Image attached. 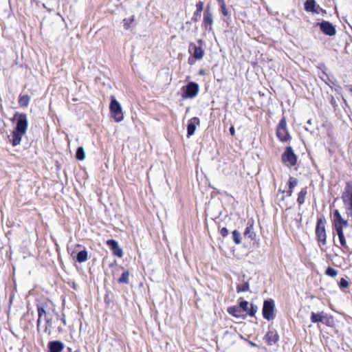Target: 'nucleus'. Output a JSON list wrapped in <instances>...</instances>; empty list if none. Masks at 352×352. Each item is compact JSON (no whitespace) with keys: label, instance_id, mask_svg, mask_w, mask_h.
Here are the masks:
<instances>
[{"label":"nucleus","instance_id":"1","mask_svg":"<svg viewBox=\"0 0 352 352\" xmlns=\"http://www.w3.org/2000/svg\"><path fill=\"white\" fill-rule=\"evenodd\" d=\"M342 199L348 217H352V182L346 183L344 191L342 194Z\"/></svg>","mask_w":352,"mask_h":352},{"label":"nucleus","instance_id":"2","mask_svg":"<svg viewBox=\"0 0 352 352\" xmlns=\"http://www.w3.org/2000/svg\"><path fill=\"white\" fill-rule=\"evenodd\" d=\"M109 109L112 116L117 122H121L123 118V113L120 104L117 101L114 96L111 97Z\"/></svg>","mask_w":352,"mask_h":352},{"label":"nucleus","instance_id":"3","mask_svg":"<svg viewBox=\"0 0 352 352\" xmlns=\"http://www.w3.org/2000/svg\"><path fill=\"white\" fill-rule=\"evenodd\" d=\"M316 234L317 239L320 243V245H324L327 243L326 238V230H325V220L322 218H319L317 220V225L316 228Z\"/></svg>","mask_w":352,"mask_h":352},{"label":"nucleus","instance_id":"4","mask_svg":"<svg viewBox=\"0 0 352 352\" xmlns=\"http://www.w3.org/2000/svg\"><path fill=\"white\" fill-rule=\"evenodd\" d=\"M274 303L272 300H265L263 302L262 314L265 319L268 321L274 318Z\"/></svg>","mask_w":352,"mask_h":352},{"label":"nucleus","instance_id":"5","mask_svg":"<svg viewBox=\"0 0 352 352\" xmlns=\"http://www.w3.org/2000/svg\"><path fill=\"white\" fill-rule=\"evenodd\" d=\"M282 161L289 166H294L296 165L297 157L291 146H287L286 148L285 151L282 155Z\"/></svg>","mask_w":352,"mask_h":352},{"label":"nucleus","instance_id":"6","mask_svg":"<svg viewBox=\"0 0 352 352\" xmlns=\"http://www.w3.org/2000/svg\"><path fill=\"white\" fill-rule=\"evenodd\" d=\"M198 43L199 45H197L193 43H190L189 45L188 52L197 60H200L204 55V51L202 48L203 41L199 40Z\"/></svg>","mask_w":352,"mask_h":352},{"label":"nucleus","instance_id":"7","mask_svg":"<svg viewBox=\"0 0 352 352\" xmlns=\"http://www.w3.org/2000/svg\"><path fill=\"white\" fill-rule=\"evenodd\" d=\"M28 126V121L25 113L19 115L14 131L25 133Z\"/></svg>","mask_w":352,"mask_h":352},{"label":"nucleus","instance_id":"8","mask_svg":"<svg viewBox=\"0 0 352 352\" xmlns=\"http://www.w3.org/2000/svg\"><path fill=\"white\" fill-rule=\"evenodd\" d=\"M199 92V85L194 82H189L186 86L183 95L184 98H195Z\"/></svg>","mask_w":352,"mask_h":352},{"label":"nucleus","instance_id":"9","mask_svg":"<svg viewBox=\"0 0 352 352\" xmlns=\"http://www.w3.org/2000/svg\"><path fill=\"white\" fill-rule=\"evenodd\" d=\"M320 30L326 35L334 36L336 34L335 27L329 21H323L318 23Z\"/></svg>","mask_w":352,"mask_h":352},{"label":"nucleus","instance_id":"10","mask_svg":"<svg viewBox=\"0 0 352 352\" xmlns=\"http://www.w3.org/2000/svg\"><path fill=\"white\" fill-rule=\"evenodd\" d=\"M310 319L314 323L321 322L324 324H328L329 323L330 318L328 317L327 314L321 311L319 313L311 312Z\"/></svg>","mask_w":352,"mask_h":352},{"label":"nucleus","instance_id":"11","mask_svg":"<svg viewBox=\"0 0 352 352\" xmlns=\"http://www.w3.org/2000/svg\"><path fill=\"white\" fill-rule=\"evenodd\" d=\"M200 124V120L198 118L194 117L189 120L187 125V137L190 138L192 136L195 131L197 126Z\"/></svg>","mask_w":352,"mask_h":352},{"label":"nucleus","instance_id":"12","mask_svg":"<svg viewBox=\"0 0 352 352\" xmlns=\"http://www.w3.org/2000/svg\"><path fill=\"white\" fill-rule=\"evenodd\" d=\"M212 23V14L210 10L206 8L204 13L203 25L206 30H211Z\"/></svg>","mask_w":352,"mask_h":352},{"label":"nucleus","instance_id":"13","mask_svg":"<svg viewBox=\"0 0 352 352\" xmlns=\"http://www.w3.org/2000/svg\"><path fill=\"white\" fill-rule=\"evenodd\" d=\"M244 236L250 239V240H254L256 237V233L254 230V221L250 219L248 221L247 227L244 231Z\"/></svg>","mask_w":352,"mask_h":352},{"label":"nucleus","instance_id":"14","mask_svg":"<svg viewBox=\"0 0 352 352\" xmlns=\"http://www.w3.org/2000/svg\"><path fill=\"white\" fill-rule=\"evenodd\" d=\"M278 339L279 336L276 330H269L265 336V340L269 345L276 344Z\"/></svg>","mask_w":352,"mask_h":352},{"label":"nucleus","instance_id":"15","mask_svg":"<svg viewBox=\"0 0 352 352\" xmlns=\"http://www.w3.org/2000/svg\"><path fill=\"white\" fill-rule=\"evenodd\" d=\"M107 244L111 248L114 255L120 258L123 256L122 250L119 247L118 243L116 241L109 239L107 241Z\"/></svg>","mask_w":352,"mask_h":352},{"label":"nucleus","instance_id":"16","mask_svg":"<svg viewBox=\"0 0 352 352\" xmlns=\"http://www.w3.org/2000/svg\"><path fill=\"white\" fill-rule=\"evenodd\" d=\"M64 349V344L59 340L51 341L48 343L49 352H61Z\"/></svg>","mask_w":352,"mask_h":352},{"label":"nucleus","instance_id":"17","mask_svg":"<svg viewBox=\"0 0 352 352\" xmlns=\"http://www.w3.org/2000/svg\"><path fill=\"white\" fill-rule=\"evenodd\" d=\"M24 133H20L16 131H13L12 133V140L11 143L13 146H16L20 144L21 142L22 137L25 135Z\"/></svg>","mask_w":352,"mask_h":352},{"label":"nucleus","instance_id":"18","mask_svg":"<svg viewBox=\"0 0 352 352\" xmlns=\"http://www.w3.org/2000/svg\"><path fill=\"white\" fill-rule=\"evenodd\" d=\"M227 311L230 315H231L236 318H240L243 316L242 311L241 310L239 305L230 307L228 308Z\"/></svg>","mask_w":352,"mask_h":352},{"label":"nucleus","instance_id":"19","mask_svg":"<svg viewBox=\"0 0 352 352\" xmlns=\"http://www.w3.org/2000/svg\"><path fill=\"white\" fill-rule=\"evenodd\" d=\"M298 184V179L295 177H290L288 182V190L287 191V196L291 197L293 193L294 188L297 186Z\"/></svg>","mask_w":352,"mask_h":352},{"label":"nucleus","instance_id":"20","mask_svg":"<svg viewBox=\"0 0 352 352\" xmlns=\"http://www.w3.org/2000/svg\"><path fill=\"white\" fill-rule=\"evenodd\" d=\"M276 135L282 142H287L290 139L287 129H276Z\"/></svg>","mask_w":352,"mask_h":352},{"label":"nucleus","instance_id":"21","mask_svg":"<svg viewBox=\"0 0 352 352\" xmlns=\"http://www.w3.org/2000/svg\"><path fill=\"white\" fill-rule=\"evenodd\" d=\"M336 232L338 236L339 241L342 247L344 249L349 250V247L346 244V241L345 240L344 232L343 230H342V228L340 227L338 228Z\"/></svg>","mask_w":352,"mask_h":352},{"label":"nucleus","instance_id":"22","mask_svg":"<svg viewBox=\"0 0 352 352\" xmlns=\"http://www.w3.org/2000/svg\"><path fill=\"white\" fill-rule=\"evenodd\" d=\"M307 194V188H302L298 195L297 202L299 206L303 204L305 201V197Z\"/></svg>","mask_w":352,"mask_h":352},{"label":"nucleus","instance_id":"23","mask_svg":"<svg viewBox=\"0 0 352 352\" xmlns=\"http://www.w3.org/2000/svg\"><path fill=\"white\" fill-rule=\"evenodd\" d=\"M88 259V253L86 250L80 251L76 255V260L78 263H84Z\"/></svg>","mask_w":352,"mask_h":352},{"label":"nucleus","instance_id":"24","mask_svg":"<svg viewBox=\"0 0 352 352\" xmlns=\"http://www.w3.org/2000/svg\"><path fill=\"white\" fill-rule=\"evenodd\" d=\"M316 3L315 0H306L305 3V10L307 12H311L314 13V10L316 9Z\"/></svg>","mask_w":352,"mask_h":352},{"label":"nucleus","instance_id":"25","mask_svg":"<svg viewBox=\"0 0 352 352\" xmlns=\"http://www.w3.org/2000/svg\"><path fill=\"white\" fill-rule=\"evenodd\" d=\"M30 100V98L28 95H21L19 98V104L21 107H27Z\"/></svg>","mask_w":352,"mask_h":352},{"label":"nucleus","instance_id":"26","mask_svg":"<svg viewBox=\"0 0 352 352\" xmlns=\"http://www.w3.org/2000/svg\"><path fill=\"white\" fill-rule=\"evenodd\" d=\"M38 318L37 320V328H38V329H39L40 326H41V318L43 316H46V311H45L44 307H43L41 306H38Z\"/></svg>","mask_w":352,"mask_h":352},{"label":"nucleus","instance_id":"27","mask_svg":"<svg viewBox=\"0 0 352 352\" xmlns=\"http://www.w3.org/2000/svg\"><path fill=\"white\" fill-rule=\"evenodd\" d=\"M119 283L122 284H127L129 281V273L128 271H124L121 276L118 280Z\"/></svg>","mask_w":352,"mask_h":352},{"label":"nucleus","instance_id":"28","mask_svg":"<svg viewBox=\"0 0 352 352\" xmlns=\"http://www.w3.org/2000/svg\"><path fill=\"white\" fill-rule=\"evenodd\" d=\"M76 157L78 160H83L85 158V153L84 148L80 146L76 150Z\"/></svg>","mask_w":352,"mask_h":352},{"label":"nucleus","instance_id":"29","mask_svg":"<svg viewBox=\"0 0 352 352\" xmlns=\"http://www.w3.org/2000/svg\"><path fill=\"white\" fill-rule=\"evenodd\" d=\"M135 20V16L134 15H132L131 17L128 18V19H124L123 20V23H124V29L126 30H128L131 28V25L133 23Z\"/></svg>","mask_w":352,"mask_h":352},{"label":"nucleus","instance_id":"30","mask_svg":"<svg viewBox=\"0 0 352 352\" xmlns=\"http://www.w3.org/2000/svg\"><path fill=\"white\" fill-rule=\"evenodd\" d=\"M250 289L249 283L248 282L244 283L242 285H238L236 286V291L238 293L248 292Z\"/></svg>","mask_w":352,"mask_h":352},{"label":"nucleus","instance_id":"31","mask_svg":"<svg viewBox=\"0 0 352 352\" xmlns=\"http://www.w3.org/2000/svg\"><path fill=\"white\" fill-rule=\"evenodd\" d=\"M232 239L236 244H240L241 241V233L237 230H234L232 232Z\"/></svg>","mask_w":352,"mask_h":352},{"label":"nucleus","instance_id":"32","mask_svg":"<svg viewBox=\"0 0 352 352\" xmlns=\"http://www.w3.org/2000/svg\"><path fill=\"white\" fill-rule=\"evenodd\" d=\"M325 274L331 277H335L338 275V271L331 267H328L325 270Z\"/></svg>","mask_w":352,"mask_h":352},{"label":"nucleus","instance_id":"33","mask_svg":"<svg viewBox=\"0 0 352 352\" xmlns=\"http://www.w3.org/2000/svg\"><path fill=\"white\" fill-rule=\"evenodd\" d=\"M343 218L342 217L340 212L338 210H336L333 212V220H334V226L337 223H339Z\"/></svg>","mask_w":352,"mask_h":352},{"label":"nucleus","instance_id":"34","mask_svg":"<svg viewBox=\"0 0 352 352\" xmlns=\"http://www.w3.org/2000/svg\"><path fill=\"white\" fill-rule=\"evenodd\" d=\"M249 302L246 300H243L239 302V307L241 311H245L248 313L249 311Z\"/></svg>","mask_w":352,"mask_h":352},{"label":"nucleus","instance_id":"35","mask_svg":"<svg viewBox=\"0 0 352 352\" xmlns=\"http://www.w3.org/2000/svg\"><path fill=\"white\" fill-rule=\"evenodd\" d=\"M257 310H258L257 306L251 303V304H250V309L247 314L249 316L252 317V316H255V314L256 313Z\"/></svg>","mask_w":352,"mask_h":352},{"label":"nucleus","instance_id":"36","mask_svg":"<svg viewBox=\"0 0 352 352\" xmlns=\"http://www.w3.org/2000/svg\"><path fill=\"white\" fill-rule=\"evenodd\" d=\"M196 11L195 12V15H201V12L204 9V3L202 1H199L196 4Z\"/></svg>","mask_w":352,"mask_h":352},{"label":"nucleus","instance_id":"37","mask_svg":"<svg viewBox=\"0 0 352 352\" xmlns=\"http://www.w3.org/2000/svg\"><path fill=\"white\" fill-rule=\"evenodd\" d=\"M219 4H220V7H221V13L224 15V16H228V11L226 8V3H225V1H222V2H218Z\"/></svg>","mask_w":352,"mask_h":352},{"label":"nucleus","instance_id":"38","mask_svg":"<svg viewBox=\"0 0 352 352\" xmlns=\"http://www.w3.org/2000/svg\"><path fill=\"white\" fill-rule=\"evenodd\" d=\"M349 226L348 221L346 220L342 219L339 223H337L335 226L336 230L337 228L340 227L342 230H343V228H346Z\"/></svg>","mask_w":352,"mask_h":352},{"label":"nucleus","instance_id":"39","mask_svg":"<svg viewBox=\"0 0 352 352\" xmlns=\"http://www.w3.org/2000/svg\"><path fill=\"white\" fill-rule=\"evenodd\" d=\"M277 129H287L286 120L284 117L280 120Z\"/></svg>","mask_w":352,"mask_h":352},{"label":"nucleus","instance_id":"40","mask_svg":"<svg viewBox=\"0 0 352 352\" xmlns=\"http://www.w3.org/2000/svg\"><path fill=\"white\" fill-rule=\"evenodd\" d=\"M349 282L345 278H342L339 283V286L340 288H346L349 287Z\"/></svg>","mask_w":352,"mask_h":352},{"label":"nucleus","instance_id":"41","mask_svg":"<svg viewBox=\"0 0 352 352\" xmlns=\"http://www.w3.org/2000/svg\"><path fill=\"white\" fill-rule=\"evenodd\" d=\"M45 321H46V326L45 327L44 331L47 332L48 327L52 326V319L49 318L47 316H45Z\"/></svg>","mask_w":352,"mask_h":352},{"label":"nucleus","instance_id":"42","mask_svg":"<svg viewBox=\"0 0 352 352\" xmlns=\"http://www.w3.org/2000/svg\"><path fill=\"white\" fill-rule=\"evenodd\" d=\"M314 13H316V14H320V13L326 14V11H325V10L322 9V8H320V6L316 5V9L314 10Z\"/></svg>","mask_w":352,"mask_h":352},{"label":"nucleus","instance_id":"43","mask_svg":"<svg viewBox=\"0 0 352 352\" xmlns=\"http://www.w3.org/2000/svg\"><path fill=\"white\" fill-rule=\"evenodd\" d=\"M219 232L223 237L227 236L229 233L228 230L226 228H221Z\"/></svg>","mask_w":352,"mask_h":352},{"label":"nucleus","instance_id":"44","mask_svg":"<svg viewBox=\"0 0 352 352\" xmlns=\"http://www.w3.org/2000/svg\"><path fill=\"white\" fill-rule=\"evenodd\" d=\"M324 77H327V78L329 80V78L327 75V74L324 72H322V76H320V78L326 82V79H324Z\"/></svg>","mask_w":352,"mask_h":352},{"label":"nucleus","instance_id":"45","mask_svg":"<svg viewBox=\"0 0 352 352\" xmlns=\"http://www.w3.org/2000/svg\"><path fill=\"white\" fill-rule=\"evenodd\" d=\"M230 133L232 135H234V133H235V130H234V126H231L230 128Z\"/></svg>","mask_w":352,"mask_h":352},{"label":"nucleus","instance_id":"46","mask_svg":"<svg viewBox=\"0 0 352 352\" xmlns=\"http://www.w3.org/2000/svg\"><path fill=\"white\" fill-rule=\"evenodd\" d=\"M201 15H195L193 14V16L192 18V21H197L198 20V18L200 17Z\"/></svg>","mask_w":352,"mask_h":352},{"label":"nucleus","instance_id":"47","mask_svg":"<svg viewBox=\"0 0 352 352\" xmlns=\"http://www.w3.org/2000/svg\"><path fill=\"white\" fill-rule=\"evenodd\" d=\"M60 320L63 322V324L65 325L66 324V320L65 318V316L64 315L63 316V318H61Z\"/></svg>","mask_w":352,"mask_h":352},{"label":"nucleus","instance_id":"48","mask_svg":"<svg viewBox=\"0 0 352 352\" xmlns=\"http://www.w3.org/2000/svg\"><path fill=\"white\" fill-rule=\"evenodd\" d=\"M218 2L225 1V0H217Z\"/></svg>","mask_w":352,"mask_h":352},{"label":"nucleus","instance_id":"49","mask_svg":"<svg viewBox=\"0 0 352 352\" xmlns=\"http://www.w3.org/2000/svg\"><path fill=\"white\" fill-rule=\"evenodd\" d=\"M68 352H71V349L68 348Z\"/></svg>","mask_w":352,"mask_h":352},{"label":"nucleus","instance_id":"50","mask_svg":"<svg viewBox=\"0 0 352 352\" xmlns=\"http://www.w3.org/2000/svg\"><path fill=\"white\" fill-rule=\"evenodd\" d=\"M350 91L352 92V88L350 89Z\"/></svg>","mask_w":352,"mask_h":352}]
</instances>
